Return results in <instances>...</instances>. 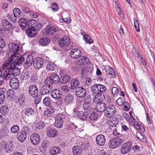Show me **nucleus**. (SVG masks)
Here are the masks:
<instances>
[{"label": "nucleus", "instance_id": "obj_1", "mask_svg": "<svg viewBox=\"0 0 155 155\" xmlns=\"http://www.w3.org/2000/svg\"><path fill=\"white\" fill-rule=\"evenodd\" d=\"M16 66V62H14L11 64L8 61H5L2 65V68L4 70L7 68L13 76H18L20 74V69Z\"/></svg>", "mask_w": 155, "mask_h": 155}, {"label": "nucleus", "instance_id": "obj_2", "mask_svg": "<svg viewBox=\"0 0 155 155\" xmlns=\"http://www.w3.org/2000/svg\"><path fill=\"white\" fill-rule=\"evenodd\" d=\"M59 32L58 27L53 25H48L46 27L45 32L46 35L54 38H57Z\"/></svg>", "mask_w": 155, "mask_h": 155}, {"label": "nucleus", "instance_id": "obj_3", "mask_svg": "<svg viewBox=\"0 0 155 155\" xmlns=\"http://www.w3.org/2000/svg\"><path fill=\"white\" fill-rule=\"evenodd\" d=\"M123 142L122 139L119 137H116L110 140L109 146L110 148L114 149L119 146Z\"/></svg>", "mask_w": 155, "mask_h": 155}, {"label": "nucleus", "instance_id": "obj_4", "mask_svg": "<svg viewBox=\"0 0 155 155\" xmlns=\"http://www.w3.org/2000/svg\"><path fill=\"white\" fill-rule=\"evenodd\" d=\"M51 94L53 98L58 100V101L56 102L57 105H61L62 104L63 100L61 98L62 93L60 90L57 89L53 90L51 91Z\"/></svg>", "mask_w": 155, "mask_h": 155}, {"label": "nucleus", "instance_id": "obj_5", "mask_svg": "<svg viewBox=\"0 0 155 155\" xmlns=\"http://www.w3.org/2000/svg\"><path fill=\"white\" fill-rule=\"evenodd\" d=\"M65 116L64 114H58L55 118V126L58 128H61L63 125Z\"/></svg>", "mask_w": 155, "mask_h": 155}, {"label": "nucleus", "instance_id": "obj_6", "mask_svg": "<svg viewBox=\"0 0 155 155\" xmlns=\"http://www.w3.org/2000/svg\"><path fill=\"white\" fill-rule=\"evenodd\" d=\"M116 112V110L114 105H110L106 106L105 111V115L107 117H110L113 116Z\"/></svg>", "mask_w": 155, "mask_h": 155}, {"label": "nucleus", "instance_id": "obj_7", "mask_svg": "<svg viewBox=\"0 0 155 155\" xmlns=\"http://www.w3.org/2000/svg\"><path fill=\"white\" fill-rule=\"evenodd\" d=\"M21 13V11L18 8H15L13 11L14 16L12 15H8V18L12 22H15L16 20V18H18L20 16Z\"/></svg>", "mask_w": 155, "mask_h": 155}, {"label": "nucleus", "instance_id": "obj_8", "mask_svg": "<svg viewBox=\"0 0 155 155\" xmlns=\"http://www.w3.org/2000/svg\"><path fill=\"white\" fill-rule=\"evenodd\" d=\"M0 71L1 74V75H3L4 76L3 79L5 80V81H7L8 80L10 81V80L12 79L11 77L13 76L11 72H10L8 70L7 68H6V69L3 70L2 68L0 69Z\"/></svg>", "mask_w": 155, "mask_h": 155}, {"label": "nucleus", "instance_id": "obj_9", "mask_svg": "<svg viewBox=\"0 0 155 155\" xmlns=\"http://www.w3.org/2000/svg\"><path fill=\"white\" fill-rule=\"evenodd\" d=\"M132 143L130 142H128L124 143L122 145L120 152L123 154H126L130 151Z\"/></svg>", "mask_w": 155, "mask_h": 155}, {"label": "nucleus", "instance_id": "obj_10", "mask_svg": "<svg viewBox=\"0 0 155 155\" xmlns=\"http://www.w3.org/2000/svg\"><path fill=\"white\" fill-rule=\"evenodd\" d=\"M28 91L30 95L34 98L38 96V87L35 85H31L29 87Z\"/></svg>", "mask_w": 155, "mask_h": 155}, {"label": "nucleus", "instance_id": "obj_11", "mask_svg": "<svg viewBox=\"0 0 155 155\" xmlns=\"http://www.w3.org/2000/svg\"><path fill=\"white\" fill-rule=\"evenodd\" d=\"M70 55L73 58L77 59L81 56V52L79 49L75 48L71 50L70 52Z\"/></svg>", "mask_w": 155, "mask_h": 155}, {"label": "nucleus", "instance_id": "obj_12", "mask_svg": "<svg viewBox=\"0 0 155 155\" xmlns=\"http://www.w3.org/2000/svg\"><path fill=\"white\" fill-rule=\"evenodd\" d=\"M75 93L76 95L79 97H83L86 95V91L84 88L78 87L75 89Z\"/></svg>", "mask_w": 155, "mask_h": 155}, {"label": "nucleus", "instance_id": "obj_13", "mask_svg": "<svg viewBox=\"0 0 155 155\" xmlns=\"http://www.w3.org/2000/svg\"><path fill=\"white\" fill-rule=\"evenodd\" d=\"M10 87L12 89H17L19 86V81L16 78H13L9 81Z\"/></svg>", "mask_w": 155, "mask_h": 155}, {"label": "nucleus", "instance_id": "obj_14", "mask_svg": "<svg viewBox=\"0 0 155 155\" xmlns=\"http://www.w3.org/2000/svg\"><path fill=\"white\" fill-rule=\"evenodd\" d=\"M96 143L100 146L104 145L106 142L105 137L102 134L98 135L96 138Z\"/></svg>", "mask_w": 155, "mask_h": 155}, {"label": "nucleus", "instance_id": "obj_15", "mask_svg": "<svg viewBox=\"0 0 155 155\" xmlns=\"http://www.w3.org/2000/svg\"><path fill=\"white\" fill-rule=\"evenodd\" d=\"M70 43V40L68 37L64 36L59 41V45L61 47H65Z\"/></svg>", "mask_w": 155, "mask_h": 155}, {"label": "nucleus", "instance_id": "obj_16", "mask_svg": "<svg viewBox=\"0 0 155 155\" xmlns=\"http://www.w3.org/2000/svg\"><path fill=\"white\" fill-rule=\"evenodd\" d=\"M40 136L37 133L33 134L31 136V141L34 145L38 144L40 142Z\"/></svg>", "mask_w": 155, "mask_h": 155}, {"label": "nucleus", "instance_id": "obj_17", "mask_svg": "<svg viewBox=\"0 0 155 155\" xmlns=\"http://www.w3.org/2000/svg\"><path fill=\"white\" fill-rule=\"evenodd\" d=\"M43 63L42 58L40 57L36 58L34 62V67L36 69H40L42 66Z\"/></svg>", "mask_w": 155, "mask_h": 155}, {"label": "nucleus", "instance_id": "obj_18", "mask_svg": "<svg viewBox=\"0 0 155 155\" xmlns=\"http://www.w3.org/2000/svg\"><path fill=\"white\" fill-rule=\"evenodd\" d=\"M46 134L47 135L50 137H55L58 135V132L55 129L48 128Z\"/></svg>", "mask_w": 155, "mask_h": 155}, {"label": "nucleus", "instance_id": "obj_19", "mask_svg": "<svg viewBox=\"0 0 155 155\" xmlns=\"http://www.w3.org/2000/svg\"><path fill=\"white\" fill-rule=\"evenodd\" d=\"M8 46L10 50L14 53H16L19 50V45L18 44L12 43H9Z\"/></svg>", "mask_w": 155, "mask_h": 155}, {"label": "nucleus", "instance_id": "obj_20", "mask_svg": "<svg viewBox=\"0 0 155 155\" xmlns=\"http://www.w3.org/2000/svg\"><path fill=\"white\" fill-rule=\"evenodd\" d=\"M51 90V86L44 85L41 88L40 91L41 94L44 95L48 94Z\"/></svg>", "mask_w": 155, "mask_h": 155}, {"label": "nucleus", "instance_id": "obj_21", "mask_svg": "<svg viewBox=\"0 0 155 155\" xmlns=\"http://www.w3.org/2000/svg\"><path fill=\"white\" fill-rule=\"evenodd\" d=\"M55 111V110L54 107H49L44 112V116L47 117H50L54 114Z\"/></svg>", "mask_w": 155, "mask_h": 155}, {"label": "nucleus", "instance_id": "obj_22", "mask_svg": "<svg viewBox=\"0 0 155 155\" xmlns=\"http://www.w3.org/2000/svg\"><path fill=\"white\" fill-rule=\"evenodd\" d=\"M25 99L24 95H21L16 101V103L21 107H24L25 104Z\"/></svg>", "mask_w": 155, "mask_h": 155}, {"label": "nucleus", "instance_id": "obj_23", "mask_svg": "<svg viewBox=\"0 0 155 155\" xmlns=\"http://www.w3.org/2000/svg\"><path fill=\"white\" fill-rule=\"evenodd\" d=\"M28 24V25H30L31 28L36 30H38L39 26H41V25L38 24L37 22L34 20L29 21Z\"/></svg>", "mask_w": 155, "mask_h": 155}, {"label": "nucleus", "instance_id": "obj_24", "mask_svg": "<svg viewBox=\"0 0 155 155\" xmlns=\"http://www.w3.org/2000/svg\"><path fill=\"white\" fill-rule=\"evenodd\" d=\"M105 104L103 103H100L97 104L95 108L96 110L99 112H101L105 111Z\"/></svg>", "mask_w": 155, "mask_h": 155}, {"label": "nucleus", "instance_id": "obj_25", "mask_svg": "<svg viewBox=\"0 0 155 155\" xmlns=\"http://www.w3.org/2000/svg\"><path fill=\"white\" fill-rule=\"evenodd\" d=\"M14 145L12 142H9L7 143L5 145V151L8 153L11 152L14 149Z\"/></svg>", "mask_w": 155, "mask_h": 155}, {"label": "nucleus", "instance_id": "obj_26", "mask_svg": "<svg viewBox=\"0 0 155 155\" xmlns=\"http://www.w3.org/2000/svg\"><path fill=\"white\" fill-rule=\"evenodd\" d=\"M9 133L8 129L5 128H2L0 130V139H3L7 136Z\"/></svg>", "mask_w": 155, "mask_h": 155}, {"label": "nucleus", "instance_id": "obj_27", "mask_svg": "<svg viewBox=\"0 0 155 155\" xmlns=\"http://www.w3.org/2000/svg\"><path fill=\"white\" fill-rule=\"evenodd\" d=\"M50 40L47 38H40L38 41L39 44L41 45L44 46L49 44Z\"/></svg>", "mask_w": 155, "mask_h": 155}, {"label": "nucleus", "instance_id": "obj_28", "mask_svg": "<svg viewBox=\"0 0 155 155\" xmlns=\"http://www.w3.org/2000/svg\"><path fill=\"white\" fill-rule=\"evenodd\" d=\"M36 30L33 29L31 28H29L27 29L26 31V33L29 37H34L36 35L35 32Z\"/></svg>", "mask_w": 155, "mask_h": 155}, {"label": "nucleus", "instance_id": "obj_29", "mask_svg": "<svg viewBox=\"0 0 155 155\" xmlns=\"http://www.w3.org/2000/svg\"><path fill=\"white\" fill-rule=\"evenodd\" d=\"M22 132L27 135L31 134V130L30 127L29 126H24L21 129Z\"/></svg>", "mask_w": 155, "mask_h": 155}, {"label": "nucleus", "instance_id": "obj_30", "mask_svg": "<svg viewBox=\"0 0 155 155\" xmlns=\"http://www.w3.org/2000/svg\"><path fill=\"white\" fill-rule=\"evenodd\" d=\"M72 150L74 155H80L82 153V150L80 147L78 146L74 147L72 148Z\"/></svg>", "mask_w": 155, "mask_h": 155}, {"label": "nucleus", "instance_id": "obj_31", "mask_svg": "<svg viewBox=\"0 0 155 155\" xmlns=\"http://www.w3.org/2000/svg\"><path fill=\"white\" fill-rule=\"evenodd\" d=\"M34 113V110L32 108L28 107L26 108L25 110V115L27 116H31L33 115Z\"/></svg>", "mask_w": 155, "mask_h": 155}, {"label": "nucleus", "instance_id": "obj_32", "mask_svg": "<svg viewBox=\"0 0 155 155\" xmlns=\"http://www.w3.org/2000/svg\"><path fill=\"white\" fill-rule=\"evenodd\" d=\"M2 25L4 28L6 30L8 31L12 28L11 25L6 20L3 21Z\"/></svg>", "mask_w": 155, "mask_h": 155}, {"label": "nucleus", "instance_id": "obj_33", "mask_svg": "<svg viewBox=\"0 0 155 155\" xmlns=\"http://www.w3.org/2000/svg\"><path fill=\"white\" fill-rule=\"evenodd\" d=\"M19 23L20 27L22 29L26 27L28 24L26 20L23 18L20 19Z\"/></svg>", "mask_w": 155, "mask_h": 155}, {"label": "nucleus", "instance_id": "obj_34", "mask_svg": "<svg viewBox=\"0 0 155 155\" xmlns=\"http://www.w3.org/2000/svg\"><path fill=\"white\" fill-rule=\"evenodd\" d=\"M88 61L89 60L88 58L85 56H82L81 57L80 59L77 62V63L78 64L80 65H85L87 64Z\"/></svg>", "mask_w": 155, "mask_h": 155}, {"label": "nucleus", "instance_id": "obj_35", "mask_svg": "<svg viewBox=\"0 0 155 155\" xmlns=\"http://www.w3.org/2000/svg\"><path fill=\"white\" fill-rule=\"evenodd\" d=\"M71 88L74 89L76 88L79 84V81L78 79L75 78L73 79L71 81Z\"/></svg>", "mask_w": 155, "mask_h": 155}, {"label": "nucleus", "instance_id": "obj_36", "mask_svg": "<svg viewBox=\"0 0 155 155\" xmlns=\"http://www.w3.org/2000/svg\"><path fill=\"white\" fill-rule=\"evenodd\" d=\"M61 151L59 147H54L50 150V153L52 155L58 154L60 153Z\"/></svg>", "mask_w": 155, "mask_h": 155}, {"label": "nucleus", "instance_id": "obj_37", "mask_svg": "<svg viewBox=\"0 0 155 155\" xmlns=\"http://www.w3.org/2000/svg\"><path fill=\"white\" fill-rule=\"evenodd\" d=\"M74 100L73 96L70 94H67L65 98V101L68 104H69L72 102Z\"/></svg>", "mask_w": 155, "mask_h": 155}, {"label": "nucleus", "instance_id": "obj_38", "mask_svg": "<svg viewBox=\"0 0 155 155\" xmlns=\"http://www.w3.org/2000/svg\"><path fill=\"white\" fill-rule=\"evenodd\" d=\"M91 101L88 100H85V102L84 103L83 106V108L84 110H90L91 107Z\"/></svg>", "mask_w": 155, "mask_h": 155}, {"label": "nucleus", "instance_id": "obj_39", "mask_svg": "<svg viewBox=\"0 0 155 155\" xmlns=\"http://www.w3.org/2000/svg\"><path fill=\"white\" fill-rule=\"evenodd\" d=\"M50 77L54 84L57 83L60 81V78L57 74H53Z\"/></svg>", "mask_w": 155, "mask_h": 155}, {"label": "nucleus", "instance_id": "obj_40", "mask_svg": "<svg viewBox=\"0 0 155 155\" xmlns=\"http://www.w3.org/2000/svg\"><path fill=\"white\" fill-rule=\"evenodd\" d=\"M98 84H95L92 85L91 87V89L92 93L94 95L95 94H99V90L98 89Z\"/></svg>", "mask_w": 155, "mask_h": 155}, {"label": "nucleus", "instance_id": "obj_41", "mask_svg": "<svg viewBox=\"0 0 155 155\" xmlns=\"http://www.w3.org/2000/svg\"><path fill=\"white\" fill-rule=\"evenodd\" d=\"M16 53H14V54H12V56L9 58L8 60H6L5 61H8L9 62L10 64H12L14 62H16V61L17 60L18 57L16 55Z\"/></svg>", "mask_w": 155, "mask_h": 155}, {"label": "nucleus", "instance_id": "obj_42", "mask_svg": "<svg viewBox=\"0 0 155 155\" xmlns=\"http://www.w3.org/2000/svg\"><path fill=\"white\" fill-rule=\"evenodd\" d=\"M89 111H81V116L80 119L82 120H84L88 117L89 114Z\"/></svg>", "mask_w": 155, "mask_h": 155}, {"label": "nucleus", "instance_id": "obj_43", "mask_svg": "<svg viewBox=\"0 0 155 155\" xmlns=\"http://www.w3.org/2000/svg\"><path fill=\"white\" fill-rule=\"evenodd\" d=\"M117 122L116 118L113 117V118L108 121V124L111 127H115L116 126Z\"/></svg>", "mask_w": 155, "mask_h": 155}, {"label": "nucleus", "instance_id": "obj_44", "mask_svg": "<svg viewBox=\"0 0 155 155\" xmlns=\"http://www.w3.org/2000/svg\"><path fill=\"white\" fill-rule=\"evenodd\" d=\"M83 38L86 43L90 44L93 42V41L91 39V38L87 34L84 35Z\"/></svg>", "mask_w": 155, "mask_h": 155}, {"label": "nucleus", "instance_id": "obj_45", "mask_svg": "<svg viewBox=\"0 0 155 155\" xmlns=\"http://www.w3.org/2000/svg\"><path fill=\"white\" fill-rule=\"evenodd\" d=\"M8 108L6 105L2 106L0 109V112L2 114L5 115L8 113Z\"/></svg>", "mask_w": 155, "mask_h": 155}, {"label": "nucleus", "instance_id": "obj_46", "mask_svg": "<svg viewBox=\"0 0 155 155\" xmlns=\"http://www.w3.org/2000/svg\"><path fill=\"white\" fill-rule=\"evenodd\" d=\"M18 137V139L21 142H24L26 138L27 135L22 133H19Z\"/></svg>", "mask_w": 155, "mask_h": 155}, {"label": "nucleus", "instance_id": "obj_47", "mask_svg": "<svg viewBox=\"0 0 155 155\" xmlns=\"http://www.w3.org/2000/svg\"><path fill=\"white\" fill-rule=\"evenodd\" d=\"M90 73V71L87 68H82L81 70V75H83L82 76V77L85 76H87Z\"/></svg>", "mask_w": 155, "mask_h": 155}, {"label": "nucleus", "instance_id": "obj_48", "mask_svg": "<svg viewBox=\"0 0 155 155\" xmlns=\"http://www.w3.org/2000/svg\"><path fill=\"white\" fill-rule=\"evenodd\" d=\"M81 147L82 150L86 151L89 148V145L87 142L85 141L82 143Z\"/></svg>", "mask_w": 155, "mask_h": 155}, {"label": "nucleus", "instance_id": "obj_49", "mask_svg": "<svg viewBox=\"0 0 155 155\" xmlns=\"http://www.w3.org/2000/svg\"><path fill=\"white\" fill-rule=\"evenodd\" d=\"M62 82L64 84L66 83L69 82L70 80V77L68 75H63L61 76Z\"/></svg>", "mask_w": 155, "mask_h": 155}, {"label": "nucleus", "instance_id": "obj_50", "mask_svg": "<svg viewBox=\"0 0 155 155\" xmlns=\"http://www.w3.org/2000/svg\"><path fill=\"white\" fill-rule=\"evenodd\" d=\"M45 124L42 121H40L36 124V127L37 129H40L45 127Z\"/></svg>", "mask_w": 155, "mask_h": 155}, {"label": "nucleus", "instance_id": "obj_51", "mask_svg": "<svg viewBox=\"0 0 155 155\" xmlns=\"http://www.w3.org/2000/svg\"><path fill=\"white\" fill-rule=\"evenodd\" d=\"M45 83L46 85L49 86H51V85L54 83L53 81L51 79L50 76L47 78L45 79Z\"/></svg>", "mask_w": 155, "mask_h": 155}, {"label": "nucleus", "instance_id": "obj_52", "mask_svg": "<svg viewBox=\"0 0 155 155\" xmlns=\"http://www.w3.org/2000/svg\"><path fill=\"white\" fill-rule=\"evenodd\" d=\"M11 132L12 133L16 134L19 130V127L17 125L13 126L10 129Z\"/></svg>", "mask_w": 155, "mask_h": 155}, {"label": "nucleus", "instance_id": "obj_53", "mask_svg": "<svg viewBox=\"0 0 155 155\" xmlns=\"http://www.w3.org/2000/svg\"><path fill=\"white\" fill-rule=\"evenodd\" d=\"M51 99L49 97H46L43 100V104L46 106L50 105L51 102Z\"/></svg>", "mask_w": 155, "mask_h": 155}, {"label": "nucleus", "instance_id": "obj_54", "mask_svg": "<svg viewBox=\"0 0 155 155\" xmlns=\"http://www.w3.org/2000/svg\"><path fill=\"white\" fill-rule=\"evenodd\" d=\"M25 62V58L23 57H20L16 61V65H17L18 66H21L22 64Z\"/></svg>", "mask_w": 155, "mask_h": 155}, {"label": "nucleus", "instance_id": "obj_55", "mask_svg": "<svg viewBox=\"0 0 155 155\" xmlns=\"http://www.w3.org/2000/svg\"><path fill=\"white\" fill-rule=\"evenodd\" d=\"M74 116L78 118H81V111L78 110L77 108H75L73 109Z\"/></svg>", "mask_w": 155, "mask_h": 155}, {"label": "nucleus", "instance_id": "obj_56", "mask_svg": "<svg viewBox=\"0 0 155 155\" xmlns=\"http://www.w3.org/2000/svg\"><path fill=\"white\" fill-rule=\"evenodd\" d=\"M99 90V93L101 94L102 93H104L105 92L106 90V88L105 86L104 85L101 84H98Z\"/></svg>", "mask_w": 155, "mask_h": 155}, {"label": "nucleus", "instance_id": "obj_57", "mask_svg": "<svg viewBox=\"0 0 155 155\" xmlns=\"http://www.w3.org/2000/svg\"><path fill=\"white\" fill-rule=\"evenodd\" d=\"M98 117V114L94 112H92L90 114L89 118L91 120H96Z\"/></svg>", "mask_w": 155, "mask_h": 155}, {"label": "nucleus", "instance_id": "obj_58", "mask_svg": "<svg viewBox=\"0 0 155 155\" xmlns=\"http://www.w3.org/2000/svg\"><path fill=\"white\" fill-rule=\"evenodd\" d=\"M55 66L52 63H50L47 65L46 69L49 71H52L54 69Z\"/></svg>", "mask_w": 155, "mask_h": 155}, {"label": "nucleus", "instance_id": "obj_59", "mask_svg": "<svg viewBox=\"0 0 155 155\" xmlns=\"http://www.w3.org/2000/svg\"><path fill=\"white\" fill-rule=\"evenodd\" d=\"M38 76L36 73H34L31 76L30 81L31 82H34L38 80Z\"/></svg>", "mask_w": 155, "mask_h": 155}, {"label": "nucleus", "instance_id": "obj_60", "mask_svg": "<svg viewBox=\"0 0 155 155\" xmlns=\"http://www.w3.org/2000/svg\"><path fill=\"white\" fill-rule=\"evenodd\" d=\"M6 94L7 96L8 97H10L12 98L15 94V92L12 89L8 90Z\"/></svg>", "mask_w": 155, "mask_h": 155}, {"label": "nucleus", "instance_id": "obj_61", "mask_svg": "<svg viewBox=\"0 0 155 155\" xmlns=\"http://www.w3.org/2000/svg\"><path fill=\"white\" fill-rule=\"evenodd\" d=\"M134 135L140 140H142L144 137L143 135L140 132H137Z\"/></svg>", "mask_w": 155, "mask_h": 155}, {"label": "nucleus", "instance_id": "obj_62", "mask_svg": "<svg viewBox=\"0 0 155 155\" xmlns=\"http://www.w3.org/2000/svg\"><path fill=\"white\" fill-rule=\"evenodd\" d=\"M112 91L114 96H115L117 95L119 91L117 87H114L112 88Z\"/></svg>", "mask_w": 155, "mask_h": 155}, {"label": "nucleus", "instance_id": "obj_63", "mask_svg": "<svg viewBox=\"0 0 155 155\" xmlns=\"http://www.w3.org/2000/svg\"><path fill=\"white\" fill-rule=\"evenodd\" d=\"M97 96L98 97L100 103H102L101 101H103L105 99V97L104 94H96Z\"/></svg>", "mask_w": 155, "mask_h": 155}, {"label": "nucleus", "instance_id": "obj_64", "mask_svg": "<svg viewBox=\"0 0 155 155\" xmlns=\"http://www.w3.org/2000/svg\"><path fill=\"white\" fill-rule=\"evenodd\" d=\"M52 10L54 12H56L58 10L59 7L57 4L55 2H54L52 5L51 7Z\"/></svg>", "mask_w": 155, "mask_h": 155}]
</instances>
